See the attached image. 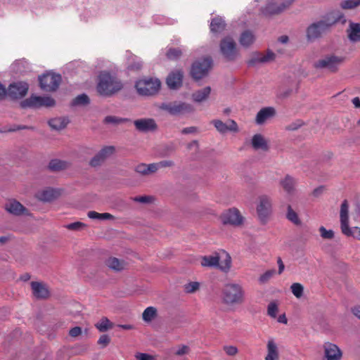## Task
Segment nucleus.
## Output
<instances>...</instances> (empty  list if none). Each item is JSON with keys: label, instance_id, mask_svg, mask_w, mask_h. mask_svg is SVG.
<instances>
[{"label": "nucleus", "instance_id": "1", "mask_svg": "<svg viewBox=\"0 0 360 360\" xmlns=\"http://www.w3.org/2000/svg\"><path fill=\"white\" fill-rule=\"evenodd\" d=\"M338 22L342 25L346 22L345 15L341 11L335 10L326 13L319 20L308 26L306 30L307 40L311 41L321 38Z\"/></svg>", "mask_w": 360, "mask_h": 360}, {"label": "nucleus", "instance_id": "2", "mask_svg": "<svg viewBox=\"0 0 360 360\" xmlns=\"http://www.w3.org/2000/svg\"><path fill=\"white\" fill-rule=\"evenodd\" d=\"M124 89L122 81L108 71L100 72L96 84V91L103 97L110 98Z\"/></svg>", "mask_w": 360, "mask_h": 360}, {"label": "nucleus", "instance_id": "3", "mask_svg": "<svg viewBox=\"0 0 360 360\" xmlns=\"http://www.w3.org/2000/svg\"><path fill=\"white\" fill-rule=\"evenodd\" d=\"M345 59V56L328 53L316 60L313 66L316 70H324L329 73L335 74L339 72Z\"/></svg>", "mask_w": 360, "mask_h": 360}, {"label": "nucleus", "instance_id": "4", "mask_svg": "<svg viewBox=\"0 0 360 360\" xmlns=\"http://www.w3.org/2000/svg\"><path fill=\"white\" fill-rule=\"evenodd\" d=\"M222 300L227 305L240 304L244 302V290L236 283L226 284L222 290Z\"/></svg>", "mask_w": 360, "mask_h": 360}, {"label": "nucleus", "instance_id": "5", "mask_svg": "<svg viewBox=\"0 0 360 360\" xmlns=\"http://www.w3.org/2000/svg\"><path fill=\"white\" fill-rule=\"evenodd\" d=\"M213 66V60L211 56H205L195 60L190 69V76L198 82L207 77Z\"/></svg>", "mask_w": 360, "mask_h": 360}, {"label": "nucleus", "instance_id": "6", "mask_svg": "<svg viewBox=\"0 0 360 360\" xmlns=\"http://www.w3.org/2000/svg\"><path fill=\"white\" fill-rule=\"evenodd\" d=\"M219 51L226 62H233L239 56L236 42L231 36H226L221 39Z\"/></svg>", "mask_w": 360, "mask_h": 360}, {"label": "nucleus", "instance_id": "7", "mask_svg": "<svg viewBox=\"0 0 360 360\" xmlns=\"http://www.w3.org/2000/svg\"><path fill=\"white\" fill-rule=\"evenodd\" d=\"M160 109L167 112L173 116L185 115L193 113L195 111V108L191 104L177 101L162 103L160 105Z\"/></svg>", "mask_w": 360, "mask_h": 360}, {"label": "nucleus", "instance_id": "8", "mask_svg": "<svg viewBox=\"0 0 360 360\" xmlns=\"http://www.w3.org/2000/svg\"><path fill=\"white\" fill-rule=\"evenodd\" d=\"M161 86L160 79L157 78H144L137 81L135 87L139 95L153 96L158 94Z\"/></svg>", "mask_w": 360, "mask_h": 360}, {"label": "nucleus", "instance_id": "9", "mask_svg": "<svg viewBox=\"0 0 360 360\" xmlns=\"http://www.w3.org/2000/svg\"><path fill=\"white\" fill-rule=\"evenodd\" d=\"M19 105L22 109H37L41 107L51 108L56 105V101L49 96H40L32 94L29 98L20 101Z\"/></svg>", "mask_w": 360, "mask_h": 360}, {"label": "nucleus", "instance_id": "10", "mask_svg": "<svg viewBox=\"0 0 360 360\" xmlns=\"http://www.w3.org/2000/svg\"><path fill=\"white\" fill-rule=\"evenodd\" d=\"M39 87L41 90L47 92L56 91L61 82L60 75L53 72H46L38 77Z\"/></svg>", "mask_w": 360, "mask_h": 360}, {"label": "nucleus", "instance_id": "11", "mask_svg": "<svg viewBox=\"0 0 360 360\" xmlns=\"http://www.w3.org/2000/svg\"><path fill=\"white\" fill-rule=\"evenodd\" d=\"M29 90V84L22 81L10 84L6 89V96L11 100H18L25 96Z\"/></svg>", "mask_w": 360, "mask_h": 360}, {"label": "nucleus", "instance_id": "12", "mask_svg": "<svg viewBox=\"0 0 360 360\" xmlns=\"http://www.w3.org/2000/svg\"><path fill=\"white\" fill-rule=\"evenodd\" d=\"M224 225L240 226L243 223V217L236 208H231L224 211L219 217Z\"/></svg>", "mask_w": 360, "mask_h": 360}, {"label": "nucleus", "instance_id": "13", "mask_svg": "<svg viewBox=\"0 0 360 360\" xmlns=\"http://www.w3.org/2000/svg\"><path fill=\"white\" fill-rule=\"evenodd\" d=\"M257 213L260 222L266 224L271 214V199L269 196L264 195L259 197Z\"/></svg>", "mask_w": 360, "mask_h": 360}, {"label": "nucleus", "instance_id": "14", "mask_svg": "<svg viewBox=\"0 0 360 360\" xmlns=\"http://www.w3.org/2000/svg\"><path fill=\"white\" fill-rule=\"evenodd\" d=\"M295 0H288L278 6L275 3L268 1L265 6L260 8V13L264 17H270L274 15H278L288 8Z\"/></svg>", "mask_w": 360, "mask_h": 360}, {"label": "nucleus", "instance_id": "15", "mask_svg": "<svg viewBox=\"0 0 360 360\" xmlns=\"http://www.w3.org/2000/svg\"><path fill=\"white\" fill-rule=\"evenodd\" d=\"M183 70L175 69L168 74L165 82L169 89L177 90L183 86Z\"/></svg>", "mask_w": 360, "mask_h": 360}, {"label": "nucleus", "instance_id": "16", "mask_svg": "<svg viewBox=\"0 0 360 360\" xmlns=\"http://www.w3.org/2000/svg\"><path fill=\"white\" fill-rule=\"evenodd\" d=\"M115 150V147L112 146L103 147L91 159L89 165L92 167L101 166L108 158L114 153Z\"/></svg>", "mask_w": 360, "mask_h": 360}, {"label": "nucleus", "instance_id": "17", "mask_svg": "<svg viewBox=\"0 0 360 360\" xmlns=\"http://www.w3.org/2000/svg\"><path fill=\"white\" fill-rule=\"evenodd\" d=\"M340 228L343 234L351 235L352 229L349 226V204L347 200H343L340 206Z\"/></svg>", "mask_w": 360, "mask_h": 360}, {"label": "nucleus", "instance_id": "18", "mask_svg": "<svg viewBox=\"0 0 360 360\" xmlns=\"http://www.w3.org/2000/svg\"><path fill=\"white\" fill-rule=\"evenodd\" d=\"M275 53L269 50L266 55L264 56L260 52L252 53L251 58L248 60V67H255L257 63H266L275 59Z\"/></svg>", "mask_w": 360, "mask_h": 360}, {"label": "nucleus", "instance_id": "19", "mask_svg": "<svg viewBox=\"0 0 360 360\" xmlns=\"http://www.w3.org/2000/svg\"><path fill=\"white\" fill-rule=\"evenodd\" d=\"M136 129L140 132L147 133L149 131H155L158 129V125L154 119L142 118L134 121Z\"/></svg>", "mask_w": 360, "mask_h": 360}, {"label": "nucleus", "instance_id": "20", "mask_svg": "<svg viewBox=\"0 0 360 360\" xmlns=\"http://www.w3.org/2000/svg\"><path fill=\"white\" fill-rule=\"evenodd\" d=\"M5 210L15 216L30 215L29 210L15 200L8 202L5 205Z\"/></svg>", "mask_w": 360, "mask_h": 360}, {"label": "nucleus", "instance_id": "21", "mask_svg": "<svg viewBox=\"0 0 360 360\" xmlns=\"http://www.w3.org/2000/svg\"><path fill=\"white\" fill-rule=\"evenodd\" d=\"M324 357L326 360H340L342 352L335 344L326 342L323 345Z\"/></svg>", "mask_w": 360, "mask_h": 360}, {"label": "nucleus", "instance_id": "22", "mask_svg": "<svg viewBox=\"0 0 360 360\" xmlns=\"http://www.w3.org/2000/svg\"><path fill=\"white\" fill-rule=\"evenodd\" d=\"M211 123L214 124L217 130L221 134H226L228 131L233 132H238L239 131L237 123L233 120H229V125L219 120H213Z\"/></svg>", "mask_w": 360, "mask_h": 360}, {"label": "nucleus", "instance_id": "23", "mask_svg": "<svg viewBox=\"0 0 360 360\" xmlns=\"http://www.w3.org/2000/svg\"><path fill=\"white\" fill-rule=\"evenodd\" d=\"M276 115V110L273 107H265L262 108L256 115V123L257 124H264L267 120L274 117Z\"/></svg>", "mask_w": 360, "mask_h": 360}, {"label": "nucleus", "instance_id": "24", "mask_svg": "<svg viewBox=\"0 0 360 360\" xmlns=\"http://www.w3.org/2000/svg\"><path fill=\"white\" fill-rule=\"evenodd\" d=\"M33 295L37 299H46L49 296L46 287L41 283L32 281L31 283Z\"/></svg>", "mask_w": 360, "mask_h": 360}, {"label": "nucleus", "instance_id": "25", "mask_svg": "<svg viewBox=\"0 0 360 360\" xmlns=\"http://www.w3.org/2000/svg\"><path fill=\"white\" fill-rule=\"evenodd\" d=\"M251 145L255 150L268 151L269 149L266 140L261 134H257L252 136Z\"/></svg>", "mask_w": 360, "mask_h": 360}, {"label": "nucleus", "instance_id": "26", "mask_svg": "<svg viewBox=\"0 0 360 360\" xmlns=\"http://www.w3.org/2000/svg\"><path fill=\"white\" fill-rule=\"evenodd\" d=\"M105 265L114 271L119 272L126 269L127 262L123 259L110 257L105 261Z\"/></svg>", "mask_w": 360, "mask_h": 360}, {"label": "nucleus", "instance_id": "27", "mask_svg": "<svg viewBox=\"0 0 360 360\" xmlns=\"http://www.w3.org/2000/svg\"><path fill=\"white\" fill-rule=\"evenodd\" d=\"M256 37L252 31L246 30L243 31L239 37V43L244 48H249L255 41Z\"/></svg>", "mask_w": 360, "mask_h": 360}, {"label": "nucleus", "instance_id": "28", "mask_svg": "<svg viewBox=\"0 0 360 360\" xmlns=\"http://www.w3.org/2000/svg\"><path fill=\"white\" fill-rule=\"evenodd\" d=\"M60 195V193L51 188H48L37 193V197L38 199L43 202H51L56 199Z\"/></svg>", "mask_w": 360, "mask_h": 360}, {"label": "nucleus", "instance_id": "29", "mask_svg": "<svg viewBox=\"0 0 360 360\" xmlns=\"http://www.w3.org/2000/svg\"><path fill=\"white\" fill-rule=\"evenodd\" d=\"M220 257L217 252L213 255L203 256L201 257L200 264L204 267L219 268Z\"/></svg>", "mask_w": 360, "mask_h": 360}, {"label": "nucleus", "instance_id": "30", "mask_svg": "<svg viewBox=\"0 0 360 360\" xmlns=\"http://www.w3.org/2000/svg\"><path fill=\"white\" fill-rule=\"evenodd\" d=\"M70 166V163L65 160L59 159H53L50 160L47 168L50 172H58L67 169Z\"/></svg>", "mask_w": 360, "mask_h": 360}, {"label": "nucleus", "instance_id": "31", "mask_svg": "<svg viewBox=\"0 0 360 360\" xmlns=\"http://www.w3.org/2000/svg\"><path fill=\"white\" fill-rule=\"evenodd\" d=\"M210 27L213 34H219L225 30L226 23L221 17L217 16L212 19Z\"/></svg>", "mask_w": 360, "mask_h": 360}, {"label": "nucleus", "instance_id": "32", "mask_svg": "<svg viewBox=\"0 0 360 360\" xmlns=\"http://www.w3.org/2000/svg\"><path fill=\"white\" fill-rule=\"evenodd\" d=\"M135 171L142 176H149L157 172V167L155 163H141L136 167Z\"/></svg>", "mask_w": 360, "mask_h": 360}, {"label": "nucleus", "instance_id": "33", "mask_svg": "<svg viewBox=\"0 0 360 360\" xmlns=\"http://www.w3.org/2000/svg\"><path fill=\"white\" fill-rule=\"evenodd\" d=\"M347 32L351 41H360V23L350 22Z\"/></svg>", "mask_w": 360, "mask_h": 360}, {"label": "nucleus", "instance_id": "34", "mask_svg": "<svg viewBox=\"0 0 360 360\" xmlns=\"http://www.w3.org/2000/svg\"><path fill=\"white\" fill-rule=\"evenodd\" d=\"M69 122L66 117H55L49 120L48 124L52 129L59 131L65 129Z\"/></svg>", "mask_w": 360, "mask_h": 360}, {"label": "nucleus", "instance_id": "35", "mask_svg": "<svg viewBox=\"0 0 360 360\" xmlns=\"http://www.w3.org/2000/svg\"><path fill=\"white\" fill-rule=\"evenodd\" d=\"M211 88L210 86H206L202 89L198 90L195 91L192 94V98L195 102L200 103L205 101L210 94Z\"/></svg>", "mask_w": 360, "mask_h": 360}, {"label": "nucleus", "instance_id": "36", "mask_svg": "<svg viewBox=\"0 0 360 360\" xmlns=\"http://www.w3.org/2000/svg\"><path fill=\"white\" fill-rule=\"evenodd\" d=\"M280 184L285 192L290 194L294 191L295 180L293 177L287 174L285 178L281 181Z\"/></svg>", "mask_w": 360, "mask_h": 360}, {"label": "nucleus", "instance_id": "37", "mask_svg": "<svg viewBox=\"0 0 360 360\" xmlns=\"http://www.w3.org/2000/svg\"><path fill=\"white\" fill-rule=\"evenodd\" d=\"M268 354L265 360H276L278 359V351L276 345L273 340H269L267 344Z\"/></svg>", "mask_w": 360, "mask_h": 360}, {"label": "nucleus", "instance_id": "38", "mask_svg": "<svg viewBox=\"0 0 360 360\" xmlns=\"http://www.w3.org/2000/svg\"><path fill=\"white\" fill-rule=\"evenodd\" d=\"M90 103V98L86 94H82L76 96L70 103L72 107L86 106Z\"/></svg>", "mask_w": 360, "mask_h": 360}, {"label": "nucleus", "instance_id": "39", "mask_svg": "<svg viewBox=\"0 0 360 360\" xmlns=\"http://www.w3.org/2000/svg\"><path fill=\"white\" fill-rule=\"evenodd\" d=\"M158 316V310L154 307H147L142 314V319L145 322H150Z\"/></svg>", "mask_w": 360, "mask_h": 360}, {"label": "nucleus", "instance_id": "40", "mask_svg": "<svg viewBox=\"0 0 360 360\" xmlns=\"http://www.w3.org/2000/svg\"><path fill=\"white\" fill-rule=\"evenodd\" d=\"M114 324L107 317H103L99 322L95 324L96 328L102 333L112 328Z\"/></svg>", "mask_w": 360, "mask_h": 360}, {"label": "nucleus", "instance_id": "41", "mask_svg": "<svg viewBox=\"0 0 360 360\" xmlns=\"http://www.w3.org/2000/svg\"><path fill=\"white\" fill-rule=\"evenodd\" d=\"M87 216L90 219H99V220H108V219H114L115 217L110 213H98L95 211H89L87 213Z\"/></svg>", "mask_w": 360, "mask_h": 360}, {"label": "nucleus", "instance_id": "42", "mask_svg": "<svg viewBox=\"0 0 360 360\" xmlns=\"http://www.w3.org/2000/svg\"><path fill=\"white\" fill-rule=\"evenodd\" d=\"M103 122L104 124H112L117 125L128 122H131V120L129 118H122L112 115H108L104 118Z\"/></svg>", "mask_w": 360, "mask_h": 360}, {"label": "nucleus", "instance_id": "43", "mask_svg": "<svg viewBox=\"0 0 360 360\" xmlns=\"http://www.w3.org/2000/svg\"><path fill=\"white\" fill-rule=\"evenodd\" d=\"M286 218L297 226L302 224V221L300 219L298 214L292 210L290 205L287 207Z\"/></svg>", "mask_w": 360, "mask_h": 360}, {"label": "nucleus", "instance_id": "44", "mask_svg": "<svg viewBox=\"0 0 360 360\" xmlns=\"http://www.w3.org/2000/svg\"><path fill=\"white\" fill-rule=\"evenodd\" d=\"M182 54V51L179 48H169L165 55L168 60H177L181 57Z\"/></svg>", "mask_w": 360, "mask_h": 360}, {"label": "nucleus", "instance_id": "45", "mask_svg": "<svg viewBox=\"0 0 360 360\" xmlns=\"http://www.w3.org/2000/svg\"><path fill=\"white\" fill-rule=\"evenodd\" d=\"M360 5V0H344L340 6L342 9H353Z\"/></svg>", "mask_w": 360, "mask_h": 360}, {"label": "nucleus", "instance_id": "46", "mask_svg": "<svg viewBox=\"0 0 360 360\" xmlns=\"http://www.w3.org/2000/svg\"><path fill=\"white\" fill-rule=\"evenodd\" d=\"M292 294L297 297L300 298L304 293V287L299 283H294L290 286Z\"/></svg>", "mask_w": 360, "mask_h": 360}, {"label": "nucleus", "instance_id": "47", "mask_svg": "<svg viewBox=\"0 0 360 360\" xmlns=\"http://www.w3.org/2000/svg\"><path fill=\"white\" fill-rule=\"evenodd\" d=\"M200 288L198 282H190L184 285V290L187 293H193Z\"/></svg>", "mask_w": 360, "mask_h": 360}, {"label": "nucleus", "instance_id": "48", "mask_svg": "<svg viewBox=\"0 0 360 360\" xmlns=\"http://www.w3.org/2000/svg\"><path fill=\"white\" fill-rule=\"evenodd\" d=\"M319 233L323 239H333L334 238V231L333 230H327L324 226L319 228Z\"/></svg>", "mask_w": 360, "mask_h": 360}, {"label": "nucleus", "instance_id": "49", "mask_svg": "<svg viewBox=\"0 0 360 360\" xmlns=\"http://www.w3.org/2000/svg\"><path fill=\"white\" fill-rule=\"evenodd\" d=\"M86 227V225L80 221H76L74 223L67 224L65 226V228H67L68 229H69L70 231H80Z\"/></svg>", "mask_w": 360, "mask_h": 360}, {"label": "nucleus", "instance_id": "50", "mask_svg": "<svg viewBox=\"0 0 360 360\" xmlns=\"http://www.w3.org/2000/svg\"><path fill=\"white\" fill-rule=\"evenodd\" d=\"M276 271L274 269H270L266 271L262 275L260 276L259 281L261 283H265L275 274Z\"/></svg>", "mask_w": 360, "mask_h": 360}, {"label": "nucleus", "instance_id": "51", "mask_svg": "<svg viewBox=\"0 0 360 360\" xmlns=\"http://www.w3.org/2000/svg\"><path fill=\"white\" fill-rule=\"evenodd\" d=\"M278 305L275 302H271L269 304L267 308V314L272 318L276 317V313L278 311Z\"/></svg>", "mask_w": 360, "mask_h": 360}, {"label": "nucleus", "instance_id": "52", "mask_svg": "<svg viewBox=\"0 0 360 360\" xmlns=\"http://www.w3.org/2000/svg\"><path fill=\"white\" fill-rule=\"evenodd\" d=\"M153 198L150 195L136 196L133 198L134 202L148 204L152 202Z\"/></svg>", "mask_w": 360, "mask_h": 360}, {"label": "nucleus", "instance_id": "53", "mask_svg": "<svg viewBox=\"0 0 360 360\" xmlns=\"http://www.w3.org/2000/svg\"><path fill=\"white\" fill-rule=\"evenodd\" d=\"M231 258L229 254H226V259L222 262V264L219 265V268L221 270L226 272L229 270V269L231 267Z\"/></svg>", "mask_w": 360, "mask_h": 360}, {"label": "nucleus", "instance_id": "54", "mask_svg": "<svg viewBox=\"0 0 360 360\" xmlns=\"http://www.w3.org/2000/svg\"><path fill=\"white\" fill-rule=\"evenodd\" d=\"M155 165H156L157 171H158V169H160V168L172 167L174 166V162L172 160H162L159 162H156V163H155Z\"/></svg>", "mask_w": 360, "mask_h": 360}, {"label": "nucleus", "instance_id": "55", "mask_svg": "<svg viewBox=\"0 0 360 360\" xmlns=\"http://www.w3.org/2000/svg\"><path fill=\"white\" fill-rule=\"evenodd\" d=\"M110 338L109 337L108 335H106V334H104V335H102L98 340V344L101 345L103 348L107 347L110 342Z\"/></svg>", "mask_w": 360, "mask_h": 360}, {"label": "nucleus", "instance_id": "56", "mask_svg": "<svg viewBox=\"0 0 360 360\" xmlns=\"http://www.w3.org/2000/svg\"><path fill=\"white\" fill-rule=\"evenodd\" d=\"M303 125L304 122L302 120H297L296 122H292L286 126L285 129L288 131H295Z\"/></svg>", "mask_w": 360, "mask_h": 360}, {"label": "nucleus", "instance_id": "57", "mask_svg": "<svg viewBox=\"0 0 360 360\" xmlns=\"http://www.w3.org/2000/svg\"><path fill=\"white\" fill-rule=\"evenodd\" d=\"M143 64L141 61H134L127 67L130 71H139L142 68Z\"/></svg>", "mask_w": 360, "mask_h": 360}, {"label": "nucleus", "instance_id": "58", "mask_svg": "<svg viewBox=\"0 0 360 360\" xmlns=\"http://www.w3.org/2000/svg\"><path fill=\"white\" fill-rule=\"evenodd\" d=\"M223 349L229 356H235L238 352L237 347L235 346H224Z\"/></svg>", "mask_w": 360, "mask_h": 360}, {"label": "nucleus", "instance_id": "59", "mask_svg": "<svg viewBox=\"0 0 360 360\" xmlns=\"http://www.w3.org/2000/svg\"><path fill=\"white\" fill-rule=\"evenodd\" d=\"M136 358L137 360H155L152 355L146 353H137Z\"/></svg>", "mask_w": 360, "mask_h": 360}, {"label": "nucleus", "instance_id": "60", "mask_svg": "<svg viewBox=\"0 0 360 360\" xmlns=\"http://www.w3.org/2000/svg\"><path fill=\"white\" fill-rule=\"evenodd\" d=\"M82 333V328L79 326H75L72 328L69 331V335L72 338H76Z\"/></svg>", "mask_w": 360, "mask_h": 360}, {"label": "nucleus", "instance_id": "61", "mask_svg": "<svg viewBox=\"0 0 360 360\" xmlns=\"http://www.w3.org/2000/svg\"><path fill=\"white\" fill-rule=\"evenodd\" d=\"M197 132H198V129L196 127H186L181 130L182 134H195Z\"/></svg>", "mask_w": 360, "mask_h": 360}, {"label": "nucleus", "instance_id": "62", "mask_svg": "<svg viewBox=\"0 0 360 360\" xmlns=\"http://www.w3.org/2000/svg\"><path fill=\"white\" fill-rule=\"evenodd\" d=\"M292 94V89H287L285 90H283L281 91L278 94V97L282 99H285L290 96Z\"/></svg>", "mask_w": 360, "mask_h": 360}, {"label": "nucleus", "instance_id": "63", "mask_svg": "<svg viewBox=\"0 0 360 360\" xmlns=\"http://www.w3.org/2000/svg\"><path fill=\"white\" fill-rule=\"evenodd\" d=\"M189 352V347L186 345H182L179 349L175 352V354L177 356H182L188 354Z\"/></svg>", "mask_w": 360, "mask_h": 360}, {"label": "nucleus", "instance_id": "64", "mask_svg": "<svg viewBox=\"0 0 360 360\" xmlns=\"http://www.w3.org/2000/svg\"><path fill=\"white\" fill-rule=\"evenodd\" d=\"M325 191V186H320L312 191V195L315 198H319Z\"/></svg>", "mask_w": 360, "mask_h": 360}]
</instances>
